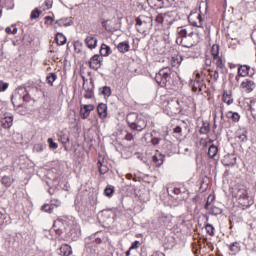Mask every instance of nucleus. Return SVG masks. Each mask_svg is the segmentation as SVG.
<instances>
[{"mask_svg": "<svg viewBox=\"0 0 256 256\" xmlns=\"http://www.w3.org/2000/svg\"><path fill=\"white\" fill-rule=\"evenodd\" d=\"M222 101L224 103H226L227 105H232L233 103V97L231 96V94H229L227 91H225L223 93V96H222Z\"/></svg>", "mask_w": 256, "mask_h": 256, "instance_id": "obj_32", "label": "nucleus"}, {"mask_svg": "<svg viewBox=\"0 0 256 256\" xmlns=\"http://www.w3.org/2000/svg\"><path fill=\"white\" fill-rule=\"evenodd\" d=\"M7 217L5 216V214L0 212V226L3 225V223H5V219Z\"/></svg>", "mask_w": 256, "mask_h": 256, "instance_id": "obj_58", "label": "nucleus"}, {"mask_svg": "<svg viewBox=\"0 0 256 256\" xmlns=\"http://www.w3.org/2000/svg\"><path fill=\"white\" fill-rule=\"evenodd\" d=\"M188 39H192V41L188 44H182L183 47H186L187 49H191L193 45H197L199 41H201V37L199 36V33L197 32H190L188 33Z\"/></svg>", "mask_w": 256, "mask_h": 256, "instance_id": "obj_6", "label": "nucleus"}, {"mask_svg": "<svg viewBox=\"0 0 256 256\" xmlns=\"http://www.w3.org/2000/svg\"><path fill=\"white\" fill-rule=\"evenodd\" d=\"M168 193H173L174 195H177V197L175 198L177 201H185V192L181 191V188L170 187L168 189Z\"/></svg>", "mask_w": 256, "mask_h": 256, "instance_id": "obj_11", "label": "nucleus"}, {"mask_svg": "<svg viewBox=\"0 0 256 256\" xmlns=\"http://www.w3.org/2000/svg\"><path fill=\"white\" fill-rule=\"evenodd\" d=\"M126 121L128 123V127L132 131H137L138 133H141L144 129L155 127V124L147 120V117L142 114H137L136 112L128 113Z\"/></svg>", "mask_w": 256, "mask_h": 256, "instance_id": "obj_1", "label": "nucleus"}, {"mask_svg": "<svg viewBox=\"0 0 256 256\" xmlns=\"http://www.w3.org/2000/svg\"><path fill=\"white\" fill-rule=\"evenodd\" d=\"M178 34L181 37V43L182 45L184 41H186V39H189V34L187 33V28H178Z\"/></svg>", "mask_w": 256, "mask_h": 256, "instance_id": "obj_28", "label": "nucleus"}, {"mask_svg": "<svg viewBox=\"0 0 256 256\" xmlns=\"http://www.w3.org/2000/svg\"><path fill=\"white\" fill-rule=\"evenodd\" d=\"M1 125L3 129H11L13 127V116L4 117L1 120Z\"/></svg>", "mask_w": 256, "mask_h": 256, "instance_id": "obj_22", "label": "nucleus"}, {"mask_svg": "<svg viewBox=\"0 0 256 256\" xmlns=\"http://www.w3.org/2000/svg\"><path fill=\"white\" fill-rule=\"evenodd\" d=\"M241 87H242V89H245V91H247V93H251V91H253V89H255V82H253L250 79H246L241 83Z\"/></svg>", "mask_w": 256, "mask_h": 256, "instance_id": "obj_18", "label": "nucleus"}, {"mask_svg": "<svg viewBox=\"0 0 256 256\" xmlns=\"http://www.w3.org/2000/svg\"><path fill=\"white\" fill-rule=\"evenodd\" d=\"M211 77L214 79V81H217L219 79V70H215Z\"/></svg>", "mask_w": 256, "mask_h": 256, "instance_id": "obj_56", "label": "nucleus"}, {"mask_svg": "<svg viewBox=\"0 0 256 256\" xmlns=\"http://www.w3.org/2000/svg\"><path fill=\"white\" fill-rule=\"evenodd\" d=\"M236 197L239 200V203L242 205V207H250L253 203L249 202V193L247 192V189L245 188H239L236 192Z\"/></svg>", "mask_w": 256, "mask_h": 256, "instance_id": "obj_4", "label": "nucleus"}, {"mask_svg": "<svg viewBox=\"0 0 256 256\" xmlns=\"http://www.w3.org/2000/svg\"><path fill=\"white\" fill-rule=\"evenodd\" d=\"M8 88L9 83L0 80V93H3V91H7Z\"/></svg>", "mask_w": 256, "mask_h": 256, "instance_id": "obj_46", "label": "nucleus"}, {"mask_svg": "<svg viewBox=\"0 0 256 256\" xmlns=\"http://www.w3.org/2000/svg\"><path fill=\"white\" fill-rule=\"evenodd\" d=\"M14 181L15 180L13 178H11V176L4 175V176H2L0 183L4 187L9 188V187H11V185H13Z\"/></svg>", "mask_w": 256, "mask_h": 256, "instance_id": "obj_24", "label": "nucleus"}, {"mask_svg": "<svg viewBox=\"0 0 256 256\" xmlns=\"http://www.w3.org/2000/svg\"><path fill=\"white\" fill-rule=\"evenodd\" d=\"M229 250L231 251V253H233V255H237V253L241 251V245L239 244V242H233L229 246Z\"/></svg>", "mask_w": 256, "mask_h": 256, "instance_id": "obj_30", "label": "nucleus"}, {"mask_svg": "<svg viewBox=\"0 0 256 256\" xmlns=\"http://www.w3.org/2000/svg\"><path fill=\"white\" fill-rule=\"evenodd\" d=\"M214 200H215V196H209L207 201H206V204H205L204 208L206 210L209 209V206L211 205V203H213Z\"/></svg>", "mask_w": 256, "mask_h": 256, "instance_id": "obj_48", "label": "nucleus"}, {"mask_svg": "<svg viewBox=\"0 0 256 256\" xmlns=\"http://www.w3.org/2000/svg\"><path fill=\"white\" fill-rule=\"evenodd\" d=\"M226 117L228 119H232L234 123H238L239 119H241V115H239V113L232 111L227 112Z\"/></svg>", "mask_w": 256, "mask_h": 256, "instance_id": "obj_29", "label": "nucleus"}, {"mask_svg": "<svg viewBox=\"0 0 256 256\" xmlns=\"http://www.w3.org/2000/svg\"><path fill=\"white\" fill-rule=\"evenodd\" d=\"M205 65H207V67H211V59L206 58Z\"/></svg>", "mask_w": 256, "mask_h": 256, "instance_id": "obj_62", "label": "nucleus"}, {"mask_svg": "<svg viewBox=\"0 0 256 256\" xmlns=\"http://www.w3.org/2000/svg\"><path fill=\"white\" fill-rule=\"evenodd\" d=\"M249 134V131L247 128H240L236 132V139H239L241 143H247L248 138L247 135Z\"/></svg>", "mask_w": 256, "mask_h": 256, "instance_id": "obj_10", "label": "nucleus"}, {"mask_svg": "<svg viewBox=\"0 0 256 256\" xmlns=\"http://www.w3.org/2000/svg\"><path fill=\"white\" fill-rule=\"evenodd\" d=\"M173 15H175V12L173 11L165 12L163 14V17H161V22L165 21V19H167L168 17H173Z\"/></svg>", "mask_w": 256, "mask_h": 256, "instance_id": "obj_49", "label": "nucleus"}, {"mask_svg": "<svg viewBox=\"0 0 256 256\" xmlns=\"http://www.w3.org/2000/svg\"><path fill=\"white\" fill-rule=\"evenodd\" d=\"M222 165L225 167H233L237 163V158L234 155L227 154L221 160Z\"/></svg>", "mask_w": 256, "mask_h": 256, "instance_id": "obj_9", "label": "nucleus"}, {"mask_svg": "<svg viewBox=\"0 0 256 256\" xmlns=\"http://www.w3.org/2000/svg\"><path fill=\"white\" fill-rule=\"evenodd\" d=\"M115 193V187L108 185L105 189H104V195L106 197H113V194Z\"/></svg>", "mask_w": 256, "mask_h": 256, "instance_id": "obj_36", "label": "nucleus"}, {"mask_svg": "<svg viewBox=\"0 0 256 256\" xmlns=\"http://www.w3.org/2000/svg\"><path fill=\"white\" fill-rule=\"evenodd\" d=\"M56 25L58 27H71L73 25V18L72 17H66V18H61L59 20H56Z\"/></svg>", "mask_w": 256, "mask_h": 256, "instance_id": "obj_15", "label": "nucleus"}, {"mask_svg": "<svg viewBox=\"0 0 256 256\" xmlns=\"http://www.w3.org/2000/svg\"><path fill=\"white\" fill-rule=\"evenodd\" d=\"M84 43L88 49H95L97 47V37L93 35L87 36Z\"/></svg>", "mask_w": 256, "mask_h": 256, "instance_id": "obj_14", "label": "nucleus"}, {"mask_svg": "<svg viewBox=\"0 0 256 256\" xmlns=\"http://www.w3.org/2000/svg\"><path fill=\"white\" fill-rule=\"evenodd\" d=\"M214 61H216V67L218 69H225V63H223V58L218 56L217 58H214Z\"/></svg>", "mask_w": 256, "mask_h": 256, "instance_id": "obj_39", "label": "nucleus"}, {"mask_svg": "<svg viewBox=\"0 0 256 256\" xmlns=\"http://www.w3.org/2000/svg\"><path fill=\"white\" fill-rule=\"evenodd\" d=\"M13 30H11V27H7L6 28V33L8 34V35H13V32H12Z\"/></svg>", "mask_w": 256, "mask_h": 256, "instance_id": "obj_63", "label": "nucleus"}, {"mask_svg": "<svg viewBox=\"0 0 256 256\" xmlns=\"http://www.w3.org/2000/svg\"><path fill=\"white\" fill-rule=\"evenodd\" d=\"M101 65H103V56H100L99 54H95L92 56L89 60V67L90 69H101Z\"/></svg>", "mask_w": 256, "mask_h": 256, "instance_id": "obj_5", "label": "nucleus"}, {"mask_svg": "<svg viewBox=\"0 0 256 256\" xmlns=\"http://www.w3.org/2000/svg\"><path fill=\"white\" fill-rule=\"evenodd\" d=\"M57 45H65L67 43V37L63 33L58 32L55 37Z\"/></svg>", "mask_w": 256, "mask_h": 256, "instance_id": "obj_26", "label": "nucleus"}, {"mask_svg": "<svg viewBox=\"0 0 256 256\" xmlns=\"http://www.w3.org/2000/svg\"><path fill=\"white\" fill-rule=\"evenodd\" d=\"M41 13H43L39 8H35L30 15V19L33 21V19H39L41 16Z\"/></svg>", "mask_w": 256, "mask_h": 256, "instance_id": "obj_38", "label": "nucleus"}, {"mask_svg": "<svg viewBox=\"0 0 256 256\" xmlns=\"http://www.w3.org/2000/svg\"><path fill=\"white\" fill-rule=\"evenodd\" d=\"M93 97H95V82L90 79V87L85 90L84 98L93 99Z\"/></svg>", "mask_w": 256, "mask_h": 256, "instance_id": "obj_12", "label": "nucleus"}, {"mask_svg": "<svg viewBox=\"0 0 256 256\" xmlns=\"http://www.w3.org/2000/svg\"><path fill=\"white\" fill-rule=\"evenodd\" d=\"M98 95H103L104 97H111V87H100L98 90Z\"/></svg>", "mask_w": 256, "mask_h": 256, "instance_id": "obj_27", "label": "nucleus"}, {"mask_svg": "<svg viewBox=\"0 0 256 256\" xmlns=\"http://www.w3.org/2000/svg\"><path fill=\"white\" fill-rule=\"evenodd\" d=\"M125 139L126 141H133L134 136L131 133L127 132V134L125 135Z\"/></svg>", "mask_w": 256, "mask_h": 256, "instance_id": "obj_54", "label": "nucleus"}, {"mask_svg": "<svg viewBox=\"0 0 256 256\" xmlns=\"http://www.w3.org/2000/svg\"><path fill=\"white\" fill-rule=\"evenodd\" d=\"M135 157H136V159H139L143 163H147V158L145 156H143L142 153L136 152Z\"/></svg>", "mask_w": 256, "mask_h": 256, "instance_id": "obj_47", "label": "nucleus"}, {"mask_svg": "<svg viewBox=\"0 0 256 256\" xmlns=\"http://www.w3.org/2000/svg\"><path fill=\"white\" fill-rule=\"evenodd\" d=\"M41 209L44 213H53L55 207H53V204H44Z\"/></svg>", "mask_w": 256, "mask_h": 256, "instance_id": "obj_40", "label": "nucleus"}, {"mask_svg": "<svg viewBox=\"0 0 256 256\" xmlns=\"http://www.w3.org/2000/svg\"><path fill=\"white\" fill-rule=\"evenodd\" d=\"M192 81H202V83H203V77H201V74L197 73L195 76V79Z\"/></svg>", "mask_w": 256, "mask_h": 256, "instance_id": "obj_60", "label": "nucleus"}, {"mask_svg": "<svg viewBox=\"0 0 256 256\" xmlns=\"http://www.w3.org/2000/svg\"><path fill=\"white\" fill-rule=\"evenodd\" d=\"M211 55L213 59H217L219 57V45L213 44L211 48Z\"/></svg>", "mask_w": 256, "mask_h": 256, "instance_id": "obj_37", "label": "nucleus"}, {"mask_svg": "<svg viewBox=\"0 0 256 256\" xmlns=\"http://www.w3.org/2000/svg\"><path fill=\"white\" fill-rule=\"evenodd\" d=\"M33 91H37V87L20 86L16 89L15 97H18L19 99H23L24 103H29V101H31V93H33Z\"/></svg>", "mask_w": 256, "mask_h": 256, "instance_id": "obj_3", "label": "nucleus"}, {"mask_svg": "<svg viewBox=\"0 0 256 256\" xmlns=\"http://www.w3.org/2000/svg\"><path fill=\"white\" fill-rule=\"evenodd\" d=\"M47 143H48L50 149H57L59 147V144H57L53 140V138H48Z\"/></svg>", "mask_w": 256, "mask_h": 256, "instance_id": "obj_43", "label": "nucleus"}, {"mask_svg": "<svg viewBox=\"0 0 256 256\" xmlns=\"http://www.w3.org/2000/svg\"><path fill=\"white\" fill-rule=\"evenodd\" d=\"M95 109V106L89 104V105H84L83 108H81L80 114L82 119H87L89 115H91V111Z\"/></svg>", "mask_w": 256, "mask_h": 256, "instance_id": "obj_16", "label": "nucleus"}, {"mask_svg": "<svg viewBox=\"0 0 256 256\" xmlns=\"http://www.w3.org/2000/svg\"><path fill=\"white\" fill-rule=\"evenodd\" d=\"M48 85L53 87V83L57 81V74L55 72L49 73V75L46 77Z\"/></svg>", "mask_w": 256, "mask_h": 256, "instance_id": "obj_33", "label": "nucleus"}, {"mask_svg": "<svg viewBox=\"0 0 256 256\" xmlns=\"http://www.w3.org/2000/svg\"><path fill=\"white\" fill-rule=\"evenodd\" d=\"M91 239H93V242L96 243V245H101V243H103V240H101V238H95L91 237Z\"/></svg>", "mask_w": 256, "mask_h": 256, "instance_id": "obj_53", "label": "nucleus"}, {"mask_svg": "<svg viewBox=\"0 0 256 256\" xmlns=\"http://www.w3.org/2000/svg\"><path fill=\"white\" fill-rule=\"evenodd\" d=\"M250 111L253 119H256L255 108H253V106H250Z\"/></svg>", "mask_w": 256, "mask_h": 256, "instance_id": "obj_61", "label": "nucleus"}, {"mask_svg": "<svg viewBox=\"0 0 256 256\" xmlns=\"http://www.w3.org/2000/svg\"><path fill=\"white\" fill-rule=\"evenodd\" d=\"M251 67L247 65H242L238 68V76H236V80L239 81V77H247L249 75Z\"/></svg>", "mask_w": 256, "mask_h": 256, "instance_id": "obj_19", "label": "nucleus"}, {"mask_svg": "<svg viewBox=\"0 0 256 256\" xmlns=\"http://www.w3.org/2000/svg\"><path fill=\"white\" fill-rule=\"evenodd\" d=\"M161 17H163V14H161L156 18V21H158V23H163V21L161 22Z\"/></svg>", "mask_w": 256, "mask_h": 256, "instance_id": "obj_64", "label": "nucleus"}, {"mask_svg": "<svg viewBox=\"0 0 256 256\" xmlns=\"http://www.w3.org/2000/svg\"><path fill=\"white\" fill-rule=\"evenodd\" d=\"M58 139L62 143V145H67L69 143V134H65L63 132H60L58 134ZM65 151H67V147H64Z\"/></svg>", "mask_w": 256, "mask_h": 256, "instance_id": "obj_25", "label": "nucleus"}, {"mask_svg": "<svg viewBox=\"0 0 256 256\" xmlns=\"http://www.w3.org/2000/svg\"><path fill=\"white\" fill-rule=\"evenodd\" d=\"M98 115L100 119H105L107 118V104L105 103H100L97 107Z\"/></svg>", "mask_w": 256, "mask_h": 256, "instance_id": "obj_21", "label": "nucleus"}, {"mask_svg": "<svg viewBox=\"0 0 256 256\" xmlns=\"http://www.w3.org/2000/svg\"><path fill=\"white\" fill-rule=\"evenodd\" d=\"M173 133H175L176 135H179V137H181V133H183V128H181V126H176L174 129H173Z\"/></svg>", "mask_w": 256, "mask_h": 256, "instance_id": "obj_50", "label": "nucleus"}, {"mask_svg": "<svg viewBox=\"0 0 256 256\" xmlns=\"http://www.w3.org/2000/svg\"><path fill=\"white\" fill-rule=\"evenodd\" d=\"M206 232L208 233V235H210L211 237H213V235H215V227H213V225L211 224H206L205 226Z\"/></svg>", "mask_w": 256, "mask_h": 256, "instance_id": "obj_42", "label": "nucleus"}, {"mask_svg": "<svg viewBox=\"0 0 256 256\" xmlns=\"http://www.w3.org/2000/svg\"><path fill=\"white\" fill-rule=\"evenodd\" d=\"M44 19H45V23H49L50 25H53V21H55V18L51 16H46Z\"/></svg>", "mask_w": 256, "mask_h": 256, "instance_id": "obj_52", "label": "nucleus"}, {"mask_svg": "<svg viewBox=\"0 0 256 256\" xmlns=\"http://www.w3.org/2000/svg\"><path fill=\"white\" fill-rule=\"evenodd\" d=\"M102 27H104L105 31L108 33H113V28L111 25L107 24V20L102 21Z\"/></svg>", "mask_w": 256, "mask_h": 256, "instance_id": "obj_45", "label": "nucleus"}, {"mask_svg": "<svg viewBox=\"0 0 256 256\" xmlns=\"http://www.w3.org/2000/svg\"><path fill=\"white\" fill-rule=\"evenodd\" d=\"M44 149H45V145H43V144H35L34 145V151L36 153H43Z\"/></svg>", "mask_w": 256, "mask_h": 256, "instance_id": "obj_44", "label": "nucleus"}, {"mask_svg": "<svg viewBox=\"0 0 256 256\" xmlns=\"http://www.w3.org/2000/svg\"><path fill=\"white\" fill-rule=\"evenodd\" d=\"M117 49L119 53H129L131 50V45H129V41H123L118 43Z\"/></svg>", "mask_w": 256, "mask_h": 256, "instance_id": "obj_20", "label": "nucleus"}, {"mask_svg": "<svg viewBox=\"0 0 256 256\" xmlns=\"http://www.w3.org/2000/svg\"><path fill=\"white\" fill-rule=\"evenodd\" d=\"M152 161H153L155 167H161V165H163V163L165 162V155H163L161 153H156L152 157Z\"/></svg>", "mask_w": 256, "mask_h": 256, "instance_id": "obj_17", "label": "nucleus"}, {"mask_svg": "<svg viewBox=\"0 0 256 256\" xmlns=\"http://www.w3.org/2000/svg\"><path fill=\"white\" fill-rule=\"evenodd\" d=\"M151 143H152V145H159V143H161V138L152 137Z\"/></svg>", "mask_w": 256, "mask_h": 256, "instance_id": "obj_51", "label": "nucleus"}, {"mask_svg": "<svg viewBox=\"0 0 256 256\" xmlns=\"http://www.w3.org/2000/svg\"><path fill=\"white\" fill-rule=\"evenodd\" d=\"M98 169L101 175H105L106 173H109V167L101 163V160L98 161Z\"/></svg>", "mask_w": 256, "mask_h": 256, "instance_id": "obj_35", "label": "nucleus"}, {"mask_svg": "<svg viewBox=\"0 0 256 256\" xmlns=\"http://www.w3.org/2000/svg\"><path fill=\"white\" fill-rule=\"evenodd\" d=\"M136 21V25H138V27H141V25H143V20L141 19V17H137L135 19Z\"/></svg>", "mask_w": 256, "mask_h": 256, "instance_id": "obj_59", "label": "nucleus"}, {"mask_svg": "<svg viewBox=\"0 0 256 256\" xmlns=\"http://www.w3.org/2000/svg\"><path fill=\"white\" fill-rule=\"evenodd\" d=\"M57 255L71 256L73 255V248L69 244H62L60 248L56 250Z\"/></svg>", "mask_w": 256, "mask_h": 256, "instance_id": "obj_7", "label": "nucleus"}, {"mask_svg": "<svg viewBox=\"0 0 256 256\" xmlns=\"http://www.w3.org/2000/svg\"><path fill=\"white\" fill-rule=\"evenodd\" d=\"M218 151L219 149L217 148V146H215V144L210 145L208 149V157H210V159H213L217 156Z\"/></svg>", "mask_w": 256, "mask_h": 256, "instance_id": "obj_31", "label": "nucleus"}, {"mask_svg": "<svg viewBox=\"0 0 256 256\" xmlns=\"http://www.w3.org/2000/svg\"><path fill=\"white\" fill-rule=\"evenodd\" d=\"M168 108L172 111V113H179V111H181V104L179 103V99L170 98L168 100Z\"/></svg>", "mask_w": 256, "mask_h": 256, "instance_id": "obj_8", "label": "nucleus"}, {"mask_svg": "<svg viewBox=\"0 0 256 256\" xmlns=\"http://www.w3.org/2000/svg\"><path fill=\"white\" fill-rule=\"evenodd\" d=\"M130 249H139V241H134L130 247Z\"/></svg>", "mask_w": 256, "mask_h": 256, "instance_id": "obj_55", "label": "nucleus"}, {"mask_svg": "<svg viewBox=\"0 0 256 256\" xmlns=\"http://www.w3.org/2000/svg\"><path fill=\"white\" fill-rule=\"evenodd\" d=\"M171 75H173V70H171V68H162L156 73L155 81L160 87H167V83L171 81Z\"/></svg>", "mask_w": 256, "mask_h": 256, "instance_id": "obj_2", "label": "nucleus"}, {"mask_svg": "<svg viewBox=\"0 0 256 256\" xmlns=\"http://www.w3.org/2000/svg\"><path fill=\"white\" fill-rule=\"evenodd\" d=\"M113 53V50H111V47L105 43H103L100 47V55L101 57H109Z\"/></svg>", "mask_w": 256, "mask_h": 256, "instance_id": "obj_23", "label": "nucleus"}, {"mask_svg": "<svg viewBox=\"0 0 256 256\" xmlns=\"http://www.w3.org/2000/svg\"><path fill=\"white\" fill-rule=\"evenodd\" d=\"M223 213V210L217 206H213L210 210V214L217 217V215H221Z\"/></svg>", "mask_w": 256, "mask_h": 256, "instance_id": "obj_41", "label": "nucleus"}, {"mask_svg": "<svg viewBox=\"0 0 256 256\" xmlns=\"http://www.w3.org/2000/svg\"><path fill=\"white\" fill-rule=\"evenodd\" d=\"M190 87L194 93H201V91H203V87H205V83H203V81L191 80Z\"/></svg>", "mask_w": 256, "mask_h": 256, "instance_id": "obj_13", "label": "nucleus"}, {"mask_svg": "<svg viewBox=\"0 0 256 256\" xmlns=\"http://www.w3.org/2000/svg\"><path fill=\"white\" fill-rule=\"evenodd\" d=\"M52 207H59V205H61V202H59V200H51V204Z\"/></svg>", "mask_w": 256, "mask_h": 256, "instance_id": "obj_57", "label": "nucleus"}, {"mask_svg": "<svg viewBox=\"0 0 256 256\" xmlns=\"http://www.w3.org/2000/svg\"><path fill=\"white\" fill-rule=\"evenodd\" d=\"M211 131L209 122H203L201 128H200V134L201 135H207Z\"/></svg>", "mask_w": 256, "mask_h": 256, "instance_id": "obj_34", "label": "nucleus"}]
</instances>
